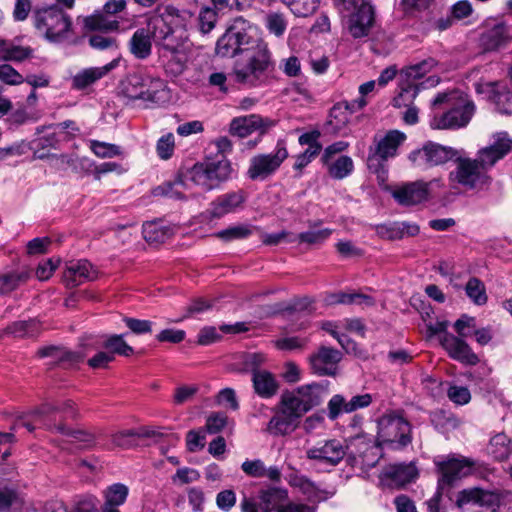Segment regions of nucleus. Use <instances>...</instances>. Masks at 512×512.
<instances>
[{
    "mask_svg": "<svg viewBox=\"0 0 512 512\" xmlns=\"http://www.w3.org/2000/svg\"><path fill=\"white\" fill-rule=\"evenodd\" d=\"M175 148L174 135L172 133H167L159 138L156 144V152L157 155L163 159H169Z\"/></svg>",
    "mask_w": 512,
    "mask_h": 512,
    "instance_id": "obj_62",
    "label": "nucleus"
},
{
    "mask_svg": "<svg viewBox=\"0 0 512 512\" xmlns=\"http://www.w3.org/2000/svg\"><path fill=\"white\" fill-rule=\"evenodd\" d=\"M326 392V388L320 384L305 385L296 390L307 411L319 405Z\"/></svg>",
    "mask_w": 512,
    "mask_h": 512,
    "instance_id": "obj_35",
    "label": "nucleus"
},
{
    "mask_svg": "<svg viewBox=\"0 0 512 512\" xmlns=\"http://www.w3.org/2000/svg\"><path fill=\"white\" fill-rule=\"evenodd\" d=\"M367 105V100L355 99L352 101H341L336 103L330 112V123L336 121V125H346L350 116L362 110Z\"/></svg>",
    "mask_w": 512,
    "mask_h": 512,
    "instance_id": "obj_31",
    "label": "nucleus"
},
{
    "mask_svg": "<svg viewBox=\"0 0 512 512\" xmlns=\"http://www.w3.org/2000/svg\"><path fill=\"white\" fill-rule=\"evenodd\" d=\"M286 498V492L278 489H271L263 491L260 494L259 508L263 512H271L274 509L277 511L284 506L281 505L283 500Z\"/></svg>",
    "mask_w": 512,
    "mask_h": 512,
    "instance_id": "obj_43",
    "label": "nucleus"
},
{
    "mask_svg": "<svg viewBox=\"0 0 512 512\" xmlns=\"http://www.w3.org/2000/svg\"><path fill=\"white\" fill-rule=\"evenodd\" d=\"M347 12L345 26L354 38L367 36L374 22V10L369 0H353L349 6L336 5Z\"/></svg>",
    "mask_w": 512,
    "mask_h": 512,
    "instance_id": "obj_7",
    "label": "nucleus"
},
{
    "mask_svg": "<svg viewBox=\"0 0 512 512\" xmlns=\"http://www.w3.org/2000/svg\"><path fill=\"white\" fill-rule=\"evenodd\" d=\"M487 450L496 460H505L512 451L511 440L506 434L498 433L491 438Z\"/></svg>",
    "mask_w": 512,
    "mask_h": 512,
    "instance_id": "obj_38",
    "label": "nucleus"
},
{
    "mask_svg": "<svg viewBox=\"0 0 512 512\" xmlns=\"http://www.w3.org/2000/svg\"><path fill=\"white\" fill-rule=\"evenodd\" d=\"M28 278L25 272L10 271L0 274V294H8L24 283Z\"/></svg>",
    "mask_w": 512,
    "mask_h": 512,
    "instance_id": "obj_47",
    "label": "nucleus"
},
{
    "mask_svg": "<svg viewBox=\"0 0 512 512\" xmlns=\"http://www.w3.org/2000/svg\"><path fill=\"white\" fill-rule=\"evenodd\" d=\"M125 0H109L103 12L95 13L85 19V26L91 30L112 31L118 29V22L113 16L125 8Z\"/></svg>",
    "mask_w": 512,
    "mask_h": 512,
    "instance_id": "obj_19",
    "label": "nucleus"
},
{
    "mask_svg": "<svg viewBox=\"0 0 512 512\" xmlns=\"http://www.w3.org/2000/svg\"><path fill=\"white\" fill-rule=\"evenodd\" d=\"M511 150L512 138L507 132H497L491 136L489 145L479 150L476 160L487 173L489 168Z\"/></svg>",
    "mask_w": 512,
    "mask_h": 512,
    "instance_id": "obj_14",
    "label": "nucleus"
},
{
    "mask_svg": "<svg viewBox=\"0 0 512 512\" xmlns=\"http://www.w3.org/2000/svg\"><path fill=\"white\" fill-rule=\"evenodd\" d=\"M341 359V353L333 348L321 347L311 356L310 363L313 371L318 375H334L336 365Z\"/></svg>",
    "mask_w": 512,
    "mask_h": 512,
    "instance_id": "obj_25",
    "label": "nucleus"
},
{
    "mask_svg": "<svg viewBox=\"0 0 512 512\" xmlns=\"http://www.w3.org/2000/svg\"><path fill=\"white\" fill-rule=\"evenodd\" d=\"M252 383L255 393L265 399L276 395L279 389L275 376L266 370L254 369Z\"/></svg>",
    "mask_w": 512,
    "mask_h": 512,
    "instance_id": "obj_29",
    "label": "nucleus"
},
{
    "mask_svg": "<svg viewBox=\"0 0 512 512\" xmlns=\"http://www.w3.org/2000/svg\"><path fill=\"white\" fill-rule=\"evenodd\" d=\"M33 49L7 41L3 60L21 62L32 57Z\"/></svg>",
    "mask_w": 512,
    "mask_h": 512,
    "instance_id": "obj_52",
    "label": "nucleus"
},
{
    "mask_svg": "<svg viewBox=\"0 0 512 512\" xmlns=\"http://www.w3.org/2000/svg\"><path fill=\"white\" fill-rule=\"evenodd\" d=\"M379 237L387 240H399L404 237L415 236L419 233V226L408 222H393L376 226Z\"/></svg>",
    "mask_w": 512,
    "mask_h": 512,
    "instance_id": "obj_28",
    "label": "nucleus"
},
{
    "mask_svg": "<svg viewBox=\"0 0 512 512\" xmlns=\"http://www.w3.org/2000/svg\"><path fill=\"white\" fill-rule=\"evenodd\" d=\"M456 159L457 166L449 175L451 182L468 189H480L489 183V176L476 159L460 158L459 155Z\"/></svg>",
    "mask_w": 512,
    "mask_h": 512,
    "instance_id": "obj_9",
    "label": "nucleus"
},
{
    "mask_svg": "<svg viewBox=\"0 0 512 512\" xmlns=\"http://www.w3.org/2000/svg\"><path fill=\"white\" fill-rule=\"evenodd\" d=\"M447 103L451 108L440 116H434L430 122L433 129H454L464 127L471 120L475 106L472 101L457 92L440 93L432 101V106L436 107Z\"/></svg>",
    "mask_w": 512,
    "mask_h": 512,
    "instance_id": "obj_2",
    "label": "nucleus"
},
{
    "mask_svg": "<svg viewBox=\"0 0 512 512\" xmlns=\"http://www.w3.org/2000/svg\"><path fill=\"white\" fill-rule=\"evenodd\" d=\"M273 67L268 45L259 38L235 61L231 75L236 83L247 88H256L266 83Z\"/></svg>",
    "mask_w": 512,
    "mask_h": 512,
    "instance_id": "obj_1",
    "label": "nucleus"
},
{
    "mask_svg": "<svg viewBox=\"0 0 512 512\" xmlns=\"http://www.w3.org/2000/svg\"><path fill=\"white\" fill-rule=\"evenodd\" d=\"M265 26L276 37H282L287 29L288 21L283 13L269 12L265 16Z\"/></svg>",
    "mask_w": 512,
    "mask_h": 512,
    "instance_id": "obj_49",
    "label": "nucleus"
},
{
    "mask_svg": "<svg viewBox=\"0 0 512 512\" xmlns=\"http://www.w3.org/2000/svg\"><path fill=\"white\" fill-rule=\"evenodd\" d=\"M191 16V13L187 10L167 6L163 13L150 17L145 28L149 29L152 40L161 45L163 50H172L175 48V42H177L174 39L173 27L184 26Z\"/></svg>",
    "mask_w": 512,
    "mask_h": 512,
    "instance_id": "obj_4",
    "label": "nucleus"
},
{
    "mask_svg": "<svg viewBox=\"0 0 512 512\" xmlns=\"http://www.w3.org/2000/svg\"><path fill=\"white\" fill-rule=\"evenodd\" d=\"M55 428L63 436L62 443L74 444L79 449L90 447L94 443V436L88 432L70 429L64 425Z\"/></svg>",
    "mask_w": 512,
    "mask_h": 512,
    "instance_id": "obj_34",
    "label": "nucleus"
},
{
    "mask_svg": "<svg viewBox=\"0 0 512 512\" xmlns=\"http://www.w3.org/2000/svg\"><path fill=\"white\" fill-rule=\"evenodd\" d=\"M198 21L200 31L204 34L209 33L215 26L217 13L212 8L204 7L199 13Z\"/></svg>",
    "mask_w": 512,
    "mask_h": 512,
    "instance_id": "obj_63",
    "label": "nucleus"
},
{
    "mask_svg": "<svg viewBox=\"0 0 512 512\" xmlns=\"http://www.w3.org/2000/svg\"><path fill=\"white\" fill-rule=\"evenodd\" d=\"M330 176L334 179H343L349 176L353 169V160L349 156H340L335 161H329L325 164Z\"/></svg>",
    "mask_w": 512,
    "mask_h": 512,
    "instance_id": "obj_45",
    "label": "nucleus"
},
{
    "mask_svg": "<svg viewBox=\"0 0 512 512\" xmlns=\"http://www.w3.org/2000/svg\"><path fill=\"white\" fill-rule=\"evenodd\" d=\"M458 151L451 147H445L436 143H428L421 149L412 151L409 155L414 166L426 169L432 166L444 164L458 156Z\"/></svg>",
    "mask_w": 512,
    "mask_h": 512,
    "instance_id": "obj_12",
    "label": "nucleus"
},
{
    "mask_svg": "<svg viewBox=\"0 0 512 512\" xmlns=\"http://www.w3.org/2000/svg\"><path fill=\"white\" fill-rule=\"evenodd\" d=\"M437 180L425 183L422 181L408 183L393 191V197L401 205H415L428 198V186L437 183Z\"/></svg>",
    "mask_w": 512,
    "mask_h": 512,
    "instance_id": "obj_22",
    "label": "nucleus"
},
{
    "mask_svg": "<svg viewBox=\"0 0 512 512\" xmlns=\"http://www.w3.org/2000/svg\"><path fill=\"white\" fill-rule=\"evenodd\" d=\"M488 495L481 489H468L463 490L457 499V504L459 506H463L465 504H478L480 506L484 505L486 502V497Z\"/></svg>",
    "mask_w": 512,
    "mask_h": 512,
    "instance_id": "obj_57",
    "label": "nucleus"
},
{
    "mask_svg": "<svg viewBox=\"0 0 512 512\" xmlns=\"http://www.w3.org/2000/svg\"><path fill=\"white\" fill-rule=\"evenodd\" d=\"M252 234V229L250 225L240 224L230 226L224 230H221L215 234V236L225 242H230L233 240L245 239Z\"/></svg>",
    "mask_w": 512,
    "mask_h": 512,
    "instance_id": "obj_50",
    "label": "nucleus"
},
{
    "mask_svg": "<svg viewBox=\"0 0 512 512\" xmlns=\"http://www.w3.org/2000/svg\"><path fill=\"white\" fill-rule=\"evenodd\" d=\"M231 174L232 167L228 159L208 160L195 164L189 171V178L205 190H212L227 181Z\"/></svg>",
    "mask_w": 512,
    "mask_h": 512,
    "instance_id": "obj_6",
    "label": "nucleus"
},
{
    "mask_svg": "<svg viewBox=\"0 0 512 512\" xmlns=\"http://www.w3.org/2000/svg\"><path fill=\"white\" fill-rule=\"evenodd\" d=\"M297 421L286 411L280 408L267 424V431L275 436L291 433L297 426Z\"/></svg>",
    "mask_w": 512,
    "mask_h": 512,
    "instance_id": "obj_32",
    "label": "nucleus"
},
{
    "mask_svg": "<svg viewBox=\"0 0 512 512\" xmlns=\"http://www.w3.org/2000/svg\"><path fill=\"white\" fill-rule=\"evenodd\" d=\"M508 39L507 28L499 24L488 30L482 37V44L486 50L492 51L503 46Z\"/></svg>",
    "mask_w": 512,
    "mask_h": 512,
    "instance_id": "obj_39",
    "label": "nucleus"
},
{
    "mask_svg": "<svg viewBox=\"0 0 512 512\" xmlns=\"http://www.w3.org/2000/svg\"><path fill=\"white\" fill-rule=\"evenodd\" d=\"M440 472L439 489H448L457 479L467 476L473 462L466 458L452 457L443 462H437Z\"/></svg>",
    "mask_w": 512,
    "mask_h": 512,
    "instance_id": "obj_17",
    "label": "nucleus"
},
{
    "mask_svg": "<svg viewBox=\"0 0 512 512\" xmlns=\"http://www.w3.org/2000/svg\"><path fill=\"white\" fill-rule=\"evenodd\" d=\"M440 343L448 355L458 362L466 365H476L479 362V357L472 351L464 338L445 333L441 336Z\"/></svg>",
    "mask_w": 512,
    "mask_h": 512,
    "instance_id": "obj_20",
    "label": "nucleus"
},
{
    "mask_svg": "<svg viewBox=\"0 0 512 512\" xmlns=\"http://www.w3.org/2000/svg\"><path fill=\"white\" fill-rule=\"evenodd\" d=\"M297 17H308L318 8L319 0H281Z\"/></svg>",
    "mask_w": 512,
    "mask_h": 512,
    "instance_id": "obj_48",
    "label": "nucleus"
},
{
    "mask_svg": "<svg viewBox=\"0 0 512 512\" xmlns=\"http://www.w3.org/2000/svg\"><path fill=\"white\" fill-rule=\"evenodd\" d=\"M346 455V447L336 439L318 442L306 450V457L317 467L337 466Z\"/></svg>",
    "mask_w": 512,
    "mask_h": 512,
    "instance_id": "obj_11",
    "label": "nucleus"
},
{
    "mask_svg": "<svg viewBox=\"0 0 512 512\" xmlns=\"http://www.w3.org/2000/svg\"><path fill=\"white\" fill-rule=\"evenodd\" d=\"M475 86L477 93L485 94L499 113L512 115V82H484Z\"/></svg>",
    "mask_w": 512,
    "mask_h": 512,
    "instance_id": "obj_13",
    "label": "nucleus"
},
{
    "mask_svg": "<svg viewBox=\"0 0 512 512\" xmlns=\"http://www.w3.org/2000/svg\"><path fill=\"white\" fill-rule=\"evenodd\" d=\"M310 230L295 235L296 241L300 244L304 243L311 246L321 245L332 234L329 228L315 229V225H310Z\"/></svg>",
    "mask_w": 512,
    "mask_h": 512,
    "instance_id": "obj_44",
    "label": "nucleus"
},
{
    "mask_svg": "<svg viewBox=\"0 0 512 512\" xmlns=\"http://www.w3.org/2000/svg\"><path fill=\"white\" fill-rule=\"evenodd\" d=\"M418 469L415 463L390 464L383 468L379 475L382 485L391 488H402L418 478Z\"/></svg>",
    "mask_w": 512,
    "mask_h": 512,
    "instance_id": "obj_15",
    "label": "nucleus"
},
{
    "mask_svg": "<svg viewBox=\"0 0 512 512\" xmlns=\"http://www.w3.org/2000/svg\"><path fill=\"white\" fill-rule=\"evenodd\" d=\"M227 424V416L220 412L210 414L206 419L205 432L209 434H217L221 432Z\"/></svg>",
    "mask_w": 512,
    "mask_h": 512,
    "instance_id": "obj_64",
    "label": "nucleus"
},
{
    "mask_svg": "<svg viewBox=\"0 0 512 512\" xmlns=\"http://www.w3.org/2000/svg\"><path fill=\"white\" fill-rule=\"evenodd\" d=\"M98 269L88 260L81 259L71 261L66 265L63 279L67 286L75 287L86 281H94L98 278Z\"/></svg>",
    "mask_w": 512,
    "mask_h": 512,
    "instance_id": "obj_21",
    "label": "nucleus"
},
{
    "mask_svg": "<svg viewBox=\"0 0 512 512\" xmlns=\"http://www.w3.org/2000/svg\"><path fill=\"white\" fill-rule=\"evenodd\" d=\"M335 299L332 300L333 303L340 304H357L361 306H372L374 305V300L365 294L360 293H339L334 296Z\"/></svg>",
    "mask_w": 512,
    "mask_h": 512,
    "instance_id": "obj_55",
    "label": "nucleus"
},
{
    "mask_svg": "<svg viewBox=\"0 0 512 512\" xmlns=\"http://www.w3.org/2000/svg\"><path fill=\"white\" fill-rule=\"evenodd\" d=\"M374 396L370 393L357 394L346 400L342 395L335 394L327 404L328 418L336 420L343 413H352L371 405Z\"/></svg>",
    "mask_w": 512,
    "mask_h": 512,
    "instance_id": "obj_16",
    "label": "nucleus"
},
{
    "mask_svg": "<svg viewBox=\"0 0 512 512\" xmlns=\"http://www.w3.org/2000/svg\"><path fill=\"white\" fill-rule=\"evenodd\" d=\"M287 157L284 143L278 142L273 152L257 154L250 159L247 175L251 180L263 181L273 175Z\"/></svg>",
    "mask_w": 512,
    "mask_h": 512,
    "instance_id": "obj_8",
    "label": "nucleus"
},
{
    "mask_svg": "<svg viewBox=\"0 0 512 512\" xmlns=\"http://www.w3.org/2000/svg\"><path fill=\"white\" fill-rule=\"evenodd\" d=\"M170 92L164 80L147 74L143 94L139 97V103L144 108H155L167 103Z\"/></svg>",
    "mask_w": 512,
    "mask_h": 512,
    "instance_id": "obj_18",
    "label": "nucleus"
},
{
    "mask_svg": "<svg viewBox=\"0 0 512 512\" xmlns=\"http://www.w3.org/2000/svg\"><path fill=\"white\" fill-rule=\"evenodd\" d=\"M152 41L149 29L138 28L128 42L129 51L136 59L145 60L152 53Z\"/></svg>",
    "mask_w": 512,
    "mask_h": 512,
    "instance_id": "obj_30",
    "label": "nucleus"
},
{
    "mask_svg": "<svg viewBox=\"0 0 512 512\" xmlns=\"http://www.w3.org/2000/svg\"><path fill=\"white\" fill-rule=\"evenodd\" d=\"M163 57H169V64L172 66L171 70L175 73H181L187 62V55L182 46L175 42L174 49H164Z\"/></svg>",
    "mask_w": 512,
    "mask_h": 512,
    "instance_id": "obj_51",
    "label": "nucleus"
},
{
    "mask_svg": "<svg viewBox=\"0 0 512 512\" xmlns=\"http://www.w3.org/2000/svg\"><path fill=\"white\" fill-rule=\"evenodd\" d=\"M90 149L100 158H112L121 153L118 146L97 140L90 141Z\"/></svg>",
    "mask_w": 512,
    "mask_h": 512,
    "instance_id": "obj_58",
    "label": "nucleus"
},
{
    "mask_svg": "<svg viewBox=\"0 0 512 512\" xmlns=\"http://www.w3.org/2000/svg\"><path fill=\"white\" fill-rule=\"evenodd\" d=\"M8 332L16 337L34 336L37 332V323L34 320L17 321L8 327Z\"/></svg>",
    "mask_w": 512,
    "mask_h": 512,
    "instance_id": "obj_59",
    "label": "nucleus"
},
{
    "mask_svg": "<svg viewBox=\"0 0 512 512\" xmlns=\"http://www.w3.org/2000/svg\"><path fill=\"white\" fill-rule=\"evenodd\" d=\"M473 12L472 4L468 0H460L451 6L450 16L441 18L437 22L440 30L449 28L454 21H460L469 17Z\"/></svg>",
    "mask_w": 512,
    "mask_h": 512,
    "instance_id": "obj_36",
    "label": "nucleus"
},
{
    "mask_svg": "<svg viewBox=\"0 0 512 512\" xmlns=\"http://www.w3.org/2000/svg\"><path fill=\"white\" fill-rule=\"evenodd\" d=\"M419 92L418 86L408 83L407 85L401 87L399 94L394 97L393 104L395 107H405L409 106L413 100L416 98Z\"/></svg>",
    "mask_w": 512,
    "mask_h": 512,
    "instance_id": "obj_56",
    "label": "nucleus"
},
{
    "mask_svg": "<svg viewBox=\"0 0 512 512\" xmlns=\"http://www.w3.org/2000/svg\"><path fill=\"white\" fill-rule=\"evenodd\" d=\"M38 355L41 358L44 357H54L56 359H59L60 361H69L72 363H76L81 361L84 358L83 354L77 353V352H70V351H64L60 350L56 347L50 346V347H44L38 351Z\"/></svg>",
    "mask_w": 512,
    "mask_h": 512,
    "instance_id": "obj_53",
    "label": "nucleus"
},
{
    "mask_svg": "<svg viewBox=\"0 0 512 512\" xmlns=\"http://www.w3.org/2000/svg\"><path fill=\"white\" fill-rule=\"evenodd\" d=\"M187 499L194 512H203L206 501L205 492L199 486H193L187 489Z\"/></svg>",
    "mask_w": 512,
    "mask_h": 512,
    "instance_id": "obj_61",
    "label": "nucleus"
},
{
    "mask_svg": "<svg viewBox=\"0 0 512 512\" xmlns=\"http://www.w3.org/2000/svg\"><path fill=\"white\" fill-rule=\"evenodd\" d=\"M376 441L382 448L402 450L412 442V425L402 414L387 412L377 421Z\"/></svg>",
    "mask_w": 512,
    "mask_h": 512,
    "instance_id": "obj_3",
    "label": "nucleus"
},
{
    "mask_svg": "<svg viewBox=\"0 0 512 512\" xmlns=\"http://www.w3.org/2000/svg\"><path fill=\"white\" fill-rule=\"evenodd\" d=\"M406 140V135L398 130H391L385 136L375 139L376 149L375 154L381 160L395 157L400 145Z\"/></svg>",
    "mask_w": 512,
    "mask_h": 512,
    "instance_id": "obj_26",
    "label": "nucleus"
},
{
    "mask_svg": "<svg viewBox=\"0 0 512 512\" xmlns=\"http://www.w3.org/2000/svg\"><path fill=\"white\" fill-rule=\"evenodd\" d=\"M290 485L299 489L304 495L309 498L316 496L317 487L307 477L301 475H294L290 477Z\"/></svg>",
    "mask_w": 512,
    "mask_h": 512,
    "instance_id": "obj_60",
    "label": "nucleus"
},
{
    "mask_svg": "<svg viewBox=\"0 0 512 512\" xmlns=\"http://www.w3.org/2000/svg\"><path fill=\"white\" fill-rule=\"evenodd\" d=\"M129 489L122 483H115L103 491V505L119 507L123 505L128 497Z\"/></svg>",
    "mask_w": 512,
    "mask_h": 512,
    "instance_id": "obj_41",
    "label": "nucleus"
},
{
    "mask_svg": "<svg viewBox=\"0 0 512 512\" xmlns=\"http://www.w3.org/2000/svg\"><path fill=\"white\" fill-rule=\"evenodd\" d=\"M33 22L35 28L51 42H61L72 32L71 18L57 6L36 9Z\"/></svg>",
    "mask_w": 512,
    "mask_h": 512,
    "instance_id": "obj_5",
    "label": "nucleus"
},
{
    "mask_svg": "<svg viewBox=\"0 0 512 512\" xmlns=\"http://www.w3.org/2000/svg\"><path fill=\"white\" fill-rule=\"evenodd\" d=\"M142 233L149 243H162L173 234V229L164 221H149L143 224Z\"/></svg>",
    "mask_w": 512,
    "mask_h": 512,
    "instance_id": "obj_33",
    "label": "nucleus"
},
{
    "mask_svg": "<svg viewBox=\"0 0 512 512\" xmlns=\"http://www.w3.org/2000/svg\"><path fill=\"white\" fill-rule=\"evenodd\" d=\"M145 77L147 74L133 73L129 74L121 82V92L127 98L133 101H139V97L143 94V87L145 86Z\"/></svg>",
    "mask_w": 512,
    "mask_h": 512,
    "instance_id": "obj_37",
    "label": "nucleus"
},
{
    "mask_svg": "<svg viewBox=\"0 0 512 512\" xmlns=\"http://www.w3.org/2000/svg\"><path fill=\"white\" fill-rule=\"evenodd\" d=\"M103 347L113 356L129 357L134 353V349L124 340V334L109 335L104 341Z\"/></svg>",
    "mask_w": 512,
    "mask_h": 512,
    "instance_id": "obj_42",
    "label": "nucleus"
},
{
    "mask_svg": "<svg viewBox=\"0 0 512 512\" xmlns=\"http://www.w3.org/2000/svg\"><path fill=\"white\" fill-rule=\"evenodd\" d=\"M120 58H115L111 62L101 67H89L80 70L72 78V86L77 90H83L98 80L105 77L109 72L119 66Z\"/></svg>",
    "mask_w": 512,
    "mask_h": 512,
    "instance_id": "obj_23",
    "label": "nucleus"
},
{
    "mask_svg": "<svg viewBox=\"0 0 512 512\" xmlns=\"http://www.w3.org/2000/svg\"><path fill=\"white\" fill-rule=\"evenodd\" d=\"M465 292L467 297L475 304L482 306L486 304L488 297L486 294V288L484 283L476 278L471 277L468 282L466 283Z\"/></svg>",
    "mask_w": 512,
    "mask_h": 512,
    "instance_id": "obj_46",
    "label": "nucleus"
},
{
    "mask_svg": "<svg viewBox=\"0 0 512 512\" xmlns=\"http://www.w3.org/2000/svg\"><path fill=\"white\" fill-rule=\"evenodd\" d=\"M280 405V408L296 420L308 412L296 391L284 393L281 397Z\"/></svg>",
    "mask_w": 512,
    "mask_h": 512,
    "instance_id": "obj_40",
    "label": "nucleus"
},
{
    "mask_svg": "<svg viewBox=\"0 0 512 512\" xmlns=\"http://www.w3.org/2000/svg\"><path fill=\"white\" fill-rule=\"evenodd\" d=\"M245 201V194L242 191L227 193L217 197L211 204L207 213L210 218H222L235 212Z\"/></svg>",
    "mask_w": 512,
    "mask_h": 512,
    "instance_id": "obj_24",
    "label": "nucleus"
},
{
    "mask_svg": "<svg viewBox=\"0 0 512 512\" xmlns=\"http://www.w3.org/2000/svg\"><path fill=\"white\" fill-rule=\"evenodd\" d=\"M263 128V119L257 114L235 117L229 124L228 132L238 138H246Z\"/></svg>",
    "mask_w": 512,
    "mask_h": 512,
    "instance_id": "obj_27",
    "label": "nucleus"
},
{
    "mask_svg": "<svg viewBox=\"0 0 512 512\" xmlns=\"http://www.w3.org/2000/svg\"><path fill=\"white\" fill-rule=\"evenodd\" d=\"M259 38L251 36L245 29L233 25L218 39L216 54L221 57L241 55Z\"/></svg>",
    "mask_w": 512,
    "mask_h": 512,
    "instance_id": "obj_10",
    "label": "nucleus"
},
{
    "mask_svg": "<svg viewBox=\"0 0 512 512\" xmlns=\"http://www.w3.org/2000/svg\"><path fill=\"white\" fill-rule=\"evenodd\" d=\"M437 65V60L432 57L426 58L406 68L405 73L412 80L419 79L429 73Z\"/></svg>",
    "mask_w": 512,
    "mask_h": 512,
    "instance_id": "obj_54",
    "label": "nucleus"
}]
</instances>
